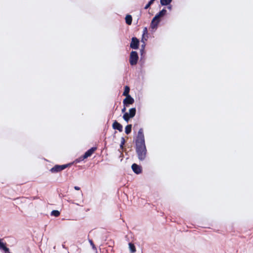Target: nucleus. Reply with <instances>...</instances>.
<instances>
[{"mask_svg": "<svg viewBox=\"0 0 253 253\" xmlns=\"http://www.w3.org/2000/svg\"><path fill=\"white\" fill-rule=\"evenodd\" d=\"M140 45V41L135 37H133L131 39L130 43V48L132 49H138Z\"/></svg>", "mask_w": 253, "mask_h": 253, "instance_id": "nucleus-3", "label": "nucleus"}, {"mask_svg": "<svg viewBox=\"0 0 253 253\" xmlns=\"http://www.w3.org/2000/svg\"><path fill=\"white\" fill-rule=\"evenodd\" d=\"M117 133V131H115V132H114V134L116 133Z\"/></svg>", "mask_w": 253, "mask_h": 253, "instance_id": "nucleus-32", "label": "nucleus"}, {"mask_svg": "<svg viewBox=\"0 0 253 253\" xmlns=\"http://www.w3.org/2000/svg\"><path fill=\"white\" fill-rule=\"evenodd\" d=\"M148 33L147 28V27H145L143 29V34H142V37L145 38V37L146 36V38H148Z\"/></svg>", "mask_w": 253, "mask_h": 253, "instance_id": "nucleus-22", "label": "nucleus"}, {"mask_svg": "<svg viewBox=\"0 0 253 253\" xmlns=\"http://www.w3.org/2000/svg\"><path fill=\"white\" fill-rule=\"evenodd\" d=\"M131 169L136 174H139L142 172L141 166L135 163H134L131 165Z\"/></svg>", "mask_w": 253, "mask_h": 253, "instance_id": "nucleus-5", "label": "nucleus"}, {"mask_svg": "<svg viewBox=\"0 0 253 253\" xmlns=\"http://www.w3.org/2000/svg\"><path fill=\"white\" fill-rule=\"evenodd\" d=\"M167 8L168 9H169V10H171V9H172V5L170 4H169V5H167Z\"/></svg>", "mask_w": 253, "mask_h": 253, "instance_id": "nucleus-28", "label": "nucleus"}, {"mask_svg": "<svg viewBox=\"0 0 253 253\" xmlns=\"http://www.w3.org/2000/svg\"><path fill=\"white\" fill-rule=\"evenodd\" d=\"M112 127L114 129L118 130L120 132L123 131V126L116 120L113 122Z\"/></svg>", "mask_w": 253, "mask_h": 253, "instance_id": "nucleus-8", "label": "nucleus"}, {"mask_svg": "<svg viewBox=\"0 0 253 253\" xmlns=\"http://www.w3.org/2000/svg\"><path fill=\"white\" fill-rule=\"evenodd\" d=\"M49 171L53 173L59 172L60 171L59 165H55L51 169H50Z\"/></svg>", "mask_w": 253, "mask_h": 253, "instance_id": "nucleus-11", "label": "nucleus"}, {"mask_svg": "<svg viewBox=\"0 0 253 253\" xmlns=\"http://www.w3.org/2000/svg\"><path fill=\"white\" fill-rule=\"evenodd\" d=\"M167 10L164 8L157 13L154 17L157 19H161V18L164 17L167 14Z\"/></svg>", "mask_w": 253, "mask_h": 253, "instance_id": "nucleus-9", "label": "nucleus"}, {"mask_svg": "<svg viewBox=\"0 0 253 253\" xmlns=\"http://www.w3.org/2000/svg\"><path fill=\"white\" fill-rule=\"evenodd\" d=\"M72 164H73V163H68V164H66L59 165L60 171H62V170L65 169L70 167V166H71L72 165Z\"/></svg>", "mask_w": 253, "mask_h": 253, "instance_id": "nucleus-16", "label": "nucleus"}, {"mask_svg": "<svg viewBox=\"0 0 253 253\" xmlns=\"http://www.w3.org/2000/svg\"><path fill=\"white\" fill-rule=\"evenodd\" d=\"M134 102V99L130 94H128V96H126L123 101L124 106L127 107L129 106V105L133 104Z\"/></svg>", "mask_w": 253, "mask_h": 253, "instance_id": "nucleus-4", "label": "nucleus"}, {"mask_svg": "<svg viewBox=\"0 0 253 253\" xmlns=\"http://www.w3.org/2000/svg\"><path fill=\"white\" fill-rule=\"evenodd\" d=\"M62 247H63V248H65V245L63 244V245H62Z\"/></svg>", "mask_w": 253, "mask_h": 253, "instance_id": "nucleus-31", "label": "nucleus"}, {"mask_svg": "<svg viewBox=\"0 0 253 253\" xmlns=\"http://www.w3.org/2000/svg\"><path fill=\"white\" fill-rule=\"evenodd\" d=\"M129 249L131 253H134L136 252V248L135 245L131 242L128 243Z\"/></svg>", "mask_w": 253, "mask_h": 253, "instance_id": "nucleus-15", "label": "nucleus"}, {"mask_svg": "<svg viewBox=\"0 0 253 253\" xmlns=\"http://www.w3.org/2000/svg\"><path fill=\"white\" fill-rule=\"evenodd\" d=\"M129 117H130V116L128 115V113H125L123 115V118L126 122L127 123L129 121V120H130V119L131 118H129Z\"/></svg>", "mask_w": 253, "mask_h": 253, "instance_id": "nucleus-20", "label": "nucleus"}, {"mask_svg": "<svg viewBox=\"0 0 253 253\" xmlns=\"http://www.w3.org/2000/svg\"><path fill=\"white\" fill-rule=\"evenodd\" d=\"M60 214V212L58 210H53L50 213V215L55 217H58Z\"/></svg>", "mask_w": 253, "mask_h": 253, "instance_id": "nucleus-19", "label": "nucleus"}, {"mask_svg": "<svg viewBox=\"0 0 253 253\" xmlns=\"http://www.w3.org/2000/svg\"><path fill=\"white\" fill-rule=\"evenodd\" d=\"M145 44H141V48H140V62L142 61L143 58L145 56Z\"/></svg>", "mask_w": 253, "mask_h": 253, "instance_id": "nucleus-10", "label": "nucleus"}, {"mask_svg": "<svg viewBox=\"0 0 253 253\" xmlns=\"http://www.w3.org/2000/svg\"><path fill=\"white\" fill-rule=\"evenodd\" d=\"M155 0H150L147 4L144 7L145 9H147L154 2Z\"/></svg>", "mask_w": 253, "mask_h": 253, "instance_id": "nucleus-23", "label": "nucleus"}, {"mask_svg": "<svg viewBox=\"0 0 253 253\" xmlns=\"http://www.w3.org/2000/svg\"><path fill=\"white\" fill-rule=\"evenodd\" d=\"M147 40V38L142 37L141 40V42L143 43L142 44H145L146 45V43H145V42Z\"/></svg>", "mask_w": 253, "mask_h": 253, "instance_id": "nucleus-25", "label": "nucleus"}, {"mask_svg": "<svg viewBox=\"0 0 253 253\" xmlns=\"http://www.w3.org/2000/svg\"><path fill=\"white\" fill-rule=\"evenodd\" d=\"M131 129H132V125H131V124L127 125L125 127V133L126 134H129L131 132Z\"/></svg>", "mask_w": 253, "mask_h": 253, "instance_id": "nucleus-17", "label": "nucleus"}, {"mask_svg": "<svg viewBox=\"0 0 253 253\" xmlns=\"http://www.w3.org/2000/svg\"><path fill=\"white\" fill-rule=\"evenodd\" d=\"M139 59L138 54L136 51H131L130 53L129 62L131 66L137 64Z\"/></svg>", "mask_w": 253, "mask_h": 253, "instance_id": "nucleus-2", "label": "nucleus"}, {"mask_svg": "<svg viewBox=\"0 0 253 253\" xmlns=\"http://www.w3.org/2000/svg\"><path fill=\"white\" fill-rule=\"evenodd\" d=\"M74 189L76 190H80V187H78V186H75L74 187Z\"/></svg>", "mask_w": 253, "mask_h": 253, "instance_id": "nucleus-29", "label": "nucleus"}, {"mask_svg": "<svg viewBox=\"0 0 253 253\" xmlns=\"http://www.w3.org/2000/svg\"><path fill=\"white\" fill-rule=\"evenodd\" d=\"M129 91H130L129 87L128 85H126L124 87V91L123 93V95L126 96H126H128V94H129Z\"/></svg>", "mask_w": 253, "mask_h": 253, "instance_id": "nucleus-14", "label": "nucleus"}, {"mask_svg": "<svg viewBox=\"0 0 253 253\" xmlns=\"http://www.w3.org/2000/svg\"><path fill=\"white\" fill-rule=\"evenodd\" d=\"M161 20V19H157L153 17L150 23L151 29L154 30H157Z\"/></svg>", "mask_w": 253, "mask_h": 253, "instance_id": "nucleus-6", "label": "nucleus"}, {"mask_svg": "<svg viewBox=\"0 0 253 253\" xmlns=\"http://www.w3.org/2000/svg\"><path fill=\"white\" fill-rule=\"evenodd\" d=\"M136 108L135 107L131 108L129 110L128 115L130 116L129 118H133L136 114Z\"/></svg>", "mask_w": 253, "mask_h": 253, "instance_id": "nucleus-13", "label": "nucleus"}, {"mask_svg": "<svg viewBox=\"0 0 253 253\" xmlns=\"http://www.w3.org/2000/svg\"><path fill=\"white\" fill-rule=\"evenodd\" d=\"M89 242L90 243V245L91 246L92 249L94 250H96V248L95 247V246L94 244L93 241L91 239H89Z\"/></svg>", "mask_w": 253, "mask_h": 253, "instance_id": "nucleus-24", "label": "nucleus"}, {"mask_svg": "<svg viewBox=\"0 0 253 253\" xmlns=\"http://www.w3.org/2000/svg\"><path fill=\"white\" fill-rule=\"evenodd\" d=\"M97 147H92L87 150L83 155L85 159H87V158L90 157L94 153V152L97 150Z\"/></svg>", "mask_w": 253, "mask_h": 253, "instance_id": "nucleus-7", "label": "nucleus"}, {"mask_svg": "<svg viewBox=\"0 0 253 253\" xmlns=\"http://www.w3.org/2000/svg\"><path fill=\"white\" fill-rule=\"evenodd\" d=\"M132 18L131 15L127 14L125 17V21L126 24L130 25L132 24Z\"/></svg>", "mask_w": 253, "mask_h": 253, "instance_id": "nucleus-12", "label": "nucleus"}, {"mask_svg": "<svg viewBox=\"0 0 253 253\" xmlns=\"http://www.w3.org/2000/svg\"><path fill=\"white\" fill-rule=\"evenodd\" d=\"M125 142H126V140H125V138H124V137H122L121 138V143H122V144H125Z\"/></svg>", "mask_w": 253, "mask_h": 253, "instance_id": "nucleus-27", "label": "nucleus"}, {"mask_svg": "<svg viewBox=\"0 0 253 253\" xmlns=\"http://www.w3.org/2000/svg\"><path fill=\"white\" fill-rule=\"evenodd\" d=\"M172 0H160V3L162 6H166L170 4Z\"/></svg>", "mask_w": 253, "mask_h": 253, "instance_id": "nucleus-18", "label": "nucleus"}, {"mask_svg": "<svg viewBox=\"0 0 253 253\" xmlns=\"http://www.w3.org/2000/svg\"><path fill=\"white\" fill-rule=\"evenodd\" d=\"M135 150L139 161H144L147 155V148L145 145V137L142 128H140L135 140Z\"/></svg>", "mask_w": 253, "mask_h": 253, "instance_id": "nucleus-1", "label": "nucleus"}, {"mask_svg": "<svg viewBox=\"0 0 253 253\" xmlns=\"http://www.w3.org/2000/svg\"><path fill=\"white\" fill-rule=\"evenodd\" d=\"M84 159H85V158L84 157V155H83L81 157H80L76 159L74 161L73 163H76V164L79 163H80L81 162L84 161Z\"/></svg>", "mask_w": 253, "mask_h": 253, "instance_id": "nucleus-21", "label": "nucleus"}, {"mask_svg": "<svg viewBox=\"0 0 253 253\" xmlns=\"http://www.w3.org/2000/svg\"><path fill=\"white\" fill-rule=\"evenodd\" d=\"M124 144H122V143H121L120 145V147L121 149H123V147H124Z\"/></svg>", "mask_w": 253, "mask_h": 253, "instance_id": "nucleus-30", "label": "nucleus"}, {"mask_svg": "<svg viewBox=\"0 0 253 253\" xmlns=\"http://www.w3.org/2000/svg\"><path fill=\"white\" fill-rule=\"evenodd\" d=\"M126 107H127V106H124L123 108L122 109V113H124H124H126Z\"/></svg>", "mask_w": 253, "mask_h": 253, "instance_id": "nucleus-26", "label": "nucleus"}]
</instances>
